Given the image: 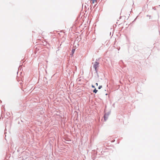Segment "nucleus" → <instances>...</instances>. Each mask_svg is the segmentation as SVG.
Returning <instances> with one entry per match:
<instances>
[{
    "mask_svg": "<svg viewBox=\"0 0 160 160\" xmlns=\"http://www.w3.org/2000/svg\"><path fill=\"white\" fill-rule=\"evenodd\" d=\"M94 69L96 73H97V72H98V70L97 69V68H94Z\"/></svg>",
    "mask_w": 160,
    "mask_h": 160,
    "instance_id": "nucleus-7",
    "label": "nucleus"
},
{
    "mask_svg": "<svg viewBox=\"0 0 160 160\" xmlns=\"http://www.w3.org/2000/svg\"><path fill=\"white\" fill-rule=\"evenodd\" d=\"M147 17H150V15H147Z\"/></svg>",
    "mask_w": 160,
    "mask_h": 160,
    "instance_id": "nucleus-9",
    "label": "nucleus"
},
{
    "mask_svg": "<svg viewBox=\"0 0 160 160\" xmlns=\"http://www.w3.org/2000/svg\"><path fill=\"white\" fill-rule=\"evenodd\" d=\"M98 91V90L95 88V89L93 90V92L95 93H96Z\"/></svg>",
    "mask_w": 160,
    "mask_h": 160,
    "instance_id": "nucleus-3",
    "label": "nucleus"
},
{
    "mask_svg": "<svg viewBox=\"0 0 160 160\" xmlns=\"http://www.w3.org/2000/svg\"><path fill=\"white\" fill-rule=\"evenodd\" d=\"M152 9H154V10H156V8H155V7H154V8H152Z\"/></svg>",
    "mask_w": 160,
    "mask_h": 160,
    "instance_id": "nucleus-12",
    "label": "nucleus"
},
{
    "mask_svg": "<svg viewBox=\"0 0 160 160\" xmlns=\"http://www.w3.org/2000/svg\"><path fill=\"white\" fill-rule=\"evenodd\" d=\"M110 114V112H108L105 113L104 116V119L105 121H106L108 118V116Z\"/></svg>",
    "mask_w": 160,
    "mask_h": 160,
    "instance_id": "nucleus-1",
    "label": "nucleus"
},
{
    "mask_svg": "<svg viewBox=\"0 0 160 160\" xmlns=\"http://www.w3.org/2000/svg\"><path fill=\"white\" fill-rule=\"evenodd\" d=\"M92 88H95V86H94L93 85H92Z\"/></svg>",
    "mask_w": 160,
    "mask_h": 160,
    "instance_id": "nucleus-8",
    "label": "nucleus"
},
{
    "mask_svg": "<svg viewBox=\"0 0 160 160\" xmlns=\"http://www.w3.org/2000/svg\"><path fill=\"white\" fill-rule=\"evenodd\" d=\"M102 86L101 85V86H99L98 87V89H100L102 88Z\"/></svg>",
    "mask_w": 160,
    "mask_h": 160,
    "instance_id": "nucleus-6",
    "label": "nucleus"
},
{
    "mask_svg": "<svg viewBox=\"0 0 160 160\" xmlns=\"http://www.w3.org/2000/svg\"><path fill=\"white\" fill-rule=\"evenodd\" d=\"M98 83H96V84H95V85H96L97 86H98Z\"/></svg>",
    "mask_w": 160,
    "mask_h": 160,
    "instance_id": "nucleus-11",
    "label": "nucleus"
},
{
    "mask_svg": "<svg viewBox=\"0 0 160 160\" xmlns=\"http://www.w3.org/2000/svg\"><path fill=\"white\" fill-rule=\"evenodd\" d=\"M133 79H132V82H134V79H133Z\"/></svg>",
    "mask_w": 160,
    "mask_h": 160,
    "instance_id": "nucleus-13",
    "label": "nucleus"
},
{
    "mask_svg": "<svg viewBox=\"0 0 160 160\" xmlns=\"http://www.w3.org/2000/svg\"><path fill=\"white\" fill-rule=\"evenodd\" d=\"M97 60V59L96 61ZM99 62L96 61L95 62V63L93 65V68H97L98 67H99Z\"/></svg>",
    "mask_w": 160,
    "mask_h": 160,
    "instance_id": "nucleus-2",
    "label": "nucleus"
},
{
    "mask_svg": "<svg viewBox=\"0 0 160 160\" xmlns=\"http://www.w3.org/2000/svg\"><path fill=\"white\" fill-rule=\"evenodd\" d=\"M75 50V49H73L72 50V54L74 53Z\"/></svg>",
    "mask_w": 160,
    "mask_h": 160,
    "instance_id": "nucleus-4",
    "label": "nucleus"
},
{
    "mask_svg": "<svg viewBox=\"0 0 160 160\" xmlns=\"http://www.w3.org/2000/svg\"><path fill=\"white\" fill-rule=\"evenodd\" d=\"M95 1V0H93V1H92V3H94ZM95 1L96 2V1Z\"/></svg>",
    "mask_w": 160,
    "mask_h": 160,
    "instance_id": "nucleus-10",
    "label": "nucleus"
},
{
    "mask_svg": "<svg viewBox=\"0 0 160 160\" xmlns=\"http://www.w3.org/2000/svg\"><path fill=\"white\" fill-rule=\"evenodd\" d=\"M96 75H97V78H99V75H98V72H97V73H96Z\"/></svg>",
    "mask_w": 160,
    "mask_h": 160,
    "instance_id": "nucleus-5",
    "label": "nucleus"
}]
</instances>
